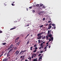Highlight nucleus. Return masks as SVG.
I'll use <instances>...</instances> for the list:
<instances>
[{
	"instance_id": "obj_43",
	"label": "nucleus",
	"mask_w": 61,
	"mask_h": 61,
	"mask_svg": "<svg viewBox=\"0 0 61 61\" xmlns=\"http://www.w3.org/2000/svg\"><path fill=\"white\" fill-rule=\"evenodd\" d=\"M45 18H43V20H45Z\"/></svg>"
},
{
	"instance_id": "obj_23",
	"label": "nucleus",
	"mask_w": 61,
	"mask_h": 61,
	"mask_svg": "<svg viewBox=\"0 0 61 61\" xmlns=\"http://www.w3.org/2000/svg\"><path fill=\"white\" fill-rule=\"evenodd\" d=\"M29 41H28L27 42V45H28V44H29Z\"/></svg>"
},
{
	"instance_id": "obj_16",
	"label": "nucleus",
	"mask_w": 61,
	"mask_h": 61,
	"mask_svg": "<svg viewBox=\"0 0 61 61\" xmlns=\"http://www.w3.org/2000/svg\"><path fill=\"white\" fill-rule=\"evenodd\" d=\"M33 61H37V58H36Z\"/></svg>"
},
{
	"instance_id": "obj_36",
	"label": "nucleus",
	"mask_w": 61,
	"mask_h": 61,
	"mask_svg": "<svg viewBox=\"0 0 61 61\" xmlns=\"http://www.w3.org/2000/svg\"><path fill=\"white\" fill-rule=\"evenodd\" d=\"M7 54V53H6L5 54H4V56H6Z\"/></svg>"
},
{
	"instance_id": "obj_2",
	"label": "nucleus",
	"mask_w": 61,
	"mask_h": 61,
	"mask_svg": "<svg viewBox=\"0 0 61 61\" xmlns=\"http://www.w3.org/2000/svg\"><path fill=\"white\" fill-rule=\"evenodd\" d=\"M27 51L26 50H25L24 51H22V50L19 53V55H20V54H21V53H22V54H23L24 53V52H25V51Z\"/></svg>"
},
{
	"instance_id": "obj_44",
	"label": "nucleus",
	"mask_w": 61,
	"mask_h": 61,
	"mask_svg": "<svg viewBox=\"0 0 61 61\" xmlns=\"http://www.w3.org/2000/svg\"><path fill=\"white\" fill-rule=\"evenodd\" d=\"M38 14L39 15H41V14L40 13H38Z\"/></svg>"
},
{
	"instance_id": "obj_10",
	"label": "nucleus",
	"mask_w": 61,
	"mask_h": 61,
	"mask_svg": "<svg viewBox=\"0 0 61 61\" xmlns=\"http://www.w3.org/2000/svg\"><path fill=\"white\" fill-rule=\"evenodd\" d=\"M15 28H16V27H14V28H13L10 29V30H13V29H15Z\"/></svg>"
},
{
	"instance_id": "obj_62",
	"label": "nucleus",
	"mask_w": 61,
	"mask_h": 61,
	"mask_svg": "<svg viewBox=\"0 0 61 61\" xmlns=\"http://www.w3.org/2000/svg\"><path fill=\"white\" fill-rule=\"evenodd\" d=\"M46 45H48V42H47V43H46Z\"/></svg>"
},
{
	"instance_id": "obj_60",
	"label": "nucleus",
	"mask_w": 61,
	"mask_h": 61,
	"mask_svg": "<svg viewBox=\"0 0 61 61\" xmlns=\"http://www.w3.org/2000/svg\"><path fill=\"white\" fill-rule=\"evenodd\" d=\"M45 41H44L43 42H42V43L43 44V43H45Z\"/></svg>"
},
{
	"instance_id": "obj_32",
	"label": "nucleus",
	"mask_w": 61,
	"mask_h": 61,
	"mask_svg": "<svg viewBox=\"0 0 61 61\" xmlns=\"http://www.w3.org/2000/svg\"><path fill=\"white\" fill-rule=\"evenodd\" d=\"M7 56H9V53H8Z\"/></svg>"
},
{
	"instance_id": "obj_50",
	"label": "nucleus",
	"mask_w": 61,
	"mask_h": 61,
	"mask_svg": "<svg viewBox=\"0 0 61 61\" xmlns=\"http://www.w3.org/2000/svg\"><path fill=\"white\" fill-rule=\"evenodd\" d=\"M46 38H48V36H46Z\"/></svg>"
},
{
	"instance_id": "obj_56",
	"label": "nucleus",
	"mask_w": 61,
	"mask_h": 61,
	"mask_svg": "<svg viewBox=\"0 0 61 61\" xmlns=\"http://www.w3.org/2000/svg\"><path fill=\"white\" fill-rule=\"evenodd\" d=\"M51 25V23L49 25Z\"/></svg>"
},
{
	"instance_id": "obj_13",
	"label": "nucleus",
	"mask_w": 61,
	"mask_h": 61,
	"mask_svg": "<svg viewBox=\"0 0 61 61\" xmlns=\"http://www.w3.org/2000/svg\"><path fill=\"white\" fill-rule=\"evenodd\" d=\"M33 47L31 46V47L30 48V50H31V51H32V50H33Z\"/></svg>"
},
{
	"instance_id": "obj_30",
	"label": "nucleus",
	"mask_w": 61,
	"mask_h": 61,
	"mask_svg": "<svg viewBox=\"0 0 61 61\" xmlns=\"http://www.w3.org/2000/svg\"><path fill=\"white\" fill-rule=\"evenodd\" d=\"M24 59H25V58H22L21 59V60H24Z\"/></svg>"
},
{
	"instance_id": "obj_21",
	"label": "nucleus",
	"mask_w": 61,
	"mask_h": 61,
	"mask_svg": "<svg viewBox=\"0 0 61 61\" xmlns=\"http://www.w3.org/2000/svg\"><path fill=\"white\" fill-rule=\"evenodd\" d=\"M36 52V50H35L33 51L34 53H35V52Z\"/></svg>"
},
{
	"instance_id": "obj_64",
	"label": "nucleus",
	"mask_w": 61,
	"mask_h": 61,
	"mask_svg": "<svg viewBox=\"0 0 61 61\" xmlns=\"http://www.w3.org/2000/svg\"><path fill=\"white\" fill-rule=\"evenodd\" d=\"M25 61H27V60H25Z\"/></svg>"
},
{
	"instance_id": "obj_35",
	"label": "nucleus",
	"mask_w": 61,
	"mask_h": 61,
	"mask_svg": "<svg viewBox=\"0 0 61 61\" xmlns=\"http://www.w3.org/2000/svg\"><path fill=\"white\" fill-rule=\"evenodd\" d=\"M47 48V47H45L44 49H46Z\"/></svg>"
},
{
	"instance_id": "obj_6",
	"label": "nucleus",
	"mask_w": 61,
	"mask_h": 61,
	"mask_svg": "<svg viewBox=\"0 0 61 61\" xmlns=\"http://www.w3.org/2000/svg\"><path fill=\"white\" fill-rule=\"evenodd\" d=\"M42 34H43V33H39L37 34V36H38V37H39V36H40V35H42Z\"/></svg>"
},
{
	"instance_id": "obj_29",
	"label": "nucleus",
	"mask_w": 61,
	"mask_h": 61,
	"mask_svg": "<svg viewBox=\"0 0 61 61\" xmlns=\"http://www.w3.org/2000/svg\"><path fill=\"white\" fill-rule=\"evenodd\" d=\"M42 26H43V25L40 26V28H41V27H42Z\"/></svg>"
},
{
	"instance_id": "obj_25",
	"label": "nucleus",
	"mask_w": 61,
	"mask_h": 61,
	"mask_svg": "<svg viewBox=\"0 0 61 61\" xmlns=\"http://www.w3.org/2000/svg\"><path fill=\"white\" fill-rule=\"evenodd\" d=\"M17 47H16L14 48V49H15V50H16L17 49Z\"/></svg>"
},
{
	"instance_id": "obj_12",
	"label": "nucleus",
	"mask_w": 61,
	"mask_h": 61,
	"mask_svg": "<svg viewBox=\"0 0 61 61\" xmlns=\"http://www.w3.org/2000/svg\"><path fill=\"white\" fill-rule=\"evenodd\" d=\"M28 59H29L30 61H31V57H29L28 58Z\"/></svg>"
},
{
	"instance_id": "obj_48",
	"label": "nucleus",
	"mask_w": 61,
	"mask_h": 61,
	"mask_svg": "<svg viewBox=\"0 0 61 61\" xmlns=\"http://www.w3.org/2000/svg\"><path fill=\"white\" fill-rule=\"evenodd\" d=\"M3 56V54H1L0 56V57H1V56Z\"/></svg>"
},
{
	"instance_id": "obj_28",
	"label": "nucleus",
	"mask_w": 61,
	"mask_h": 61,
	"mask_svg": "<svg viewBox=\"0 0 61 61\" xmlns=\"http://www.w3.org/2000/svg\"><path fill=\"white\" fill-rule=\"evenodd\" d=\"M38 43H40V40H38Z\"/></svg>"
},
{
	"instance_id": "obj_40",
	"label": "nucleus",
	"mask_w": 61,
	"mask_h": 61,
	"mask_svg": "<svg viewBox=\"0 0 61 61\" xmlns=\"http://www.w3.org/2000/svg\"><path fill=\"white\" fill-rule=\"evenodd\" d=\"M43 44L42 43H41V44L40 45V46H42V45H43Z\"/></svg>"
},
{
	"instance_id": "obj_22",
	"label": "nucleus",
	"mask_w": 61,
	"mask_h": 61,
	"mask_svg": "<svg viewBox=\"0 0 61 61\" xmlns=\"http://www.w3.org/2000/svg\"><path fill=\"white\" fill-rule=\"evenodd\" d=\"M51 25L52 26H55V24H51Z\"/></svg>"
},
{
	"instance_id": "obj_14",
	"label": "nucleus",
	"mask_w": 61,
	"mask_h": 61,
	"mask_svg": "<svg viewBox=\"0 0 61 61\" xmlns=\"http://www.w3.org/2000/svg\"><path fill=\"white\" fill-rule=\"evenodd\" d=\"M19 39V37H18L16 38L15 39V40L16 41L17 40H17H18Z\"/></svg>"
},
{
	"instance_id": "obj_24",
	"label": "nucleus",
	"mask_w": 61,
	"mask_h": 61,
	"mask_svg": "<svg viewBox=\"0 0 61 61\" xmlns=\"http://www.w3.org/2000/svg\"><path fill=\"white\" fill-rule=\"evenodd\" d=\"M11 5H12V6H15V4H14L13 3Z\"/></svg>"
},
{
	"instance_id": "obj_7",
	"label": "nucleus",
	"mask_w": 61,
	"mask_h": 61,
	"mask_svg": "<svg viewBox=\"0 0 61 61\" xmlns=\"http://www.w3.org/2000/svg\"><path fill=\"white\" fill-rule=\"evenodd\" d=\"M41 35L40 36H39L37 38L38 39H41Z\"/></svg>"
},
{
	"instance_id": "obj_61",
	"label": "nucleus",
	"mask_w": 61,
	"mask_h": 61,
	"mask_svg": "<svg viewBox=\"0 0 61 61\" xmlns=\"http://www.w3.org/2000/svg\"><path fill=\"white\" fill-rule=\"evenodd\" d=\"M20 58H22V57H23V56H21L20 57Z\"/></svg>"
},
{
	"instance_id": "obj_53",
	"label": "nucleus",
	"mask_w": 61,
	"mask_h": 61,
	"mask_svg": "<svg viewBox=\"0 0 61 61\" xmlns=\"http://www.w3.org/2000/svg\"><path fill=\"white\" fill-rule=\"evenodd\" d=\"M22 58H25V56H23Z\"/></svg>"
},
{
	"instance_id": "obj_18",
	"label": "nucleus",
	"mask_w": 61,
	"mask_h": 61,
	"mask_svg": "<svg viewBox=\"0 0 61 61\" xmlns=\"http://www.w3.org/2000/svg\"><path fill=\"white\" fill-rule=\"evenodd\" d=\"M2 45H5L6 44V43H2Z\"/></svg>"
},
{
	"instance_id": "obj_63",
	"label": "nucleus",
	"mask_w": 61,
	"mask_h": 61,
	"mask_svg": "<svg viewBox=\"0 0 61 61\" xmlns=\"http://www.w3.org/2000/svg\"><path fill=\"white\" fill-rule=\"evenodd\" d=\"M34 55L35 56H36V54H34Z\"/></svg>"
},
{
	"instance_id": "obj_27",
	"label": "nucleus",
	"mask_w": 61,
	"mask_h": 61,
	"mask_svg": "<svg viewBox=\"0 0 61 61\" xmlns=\"http://www.w3.org/2000/svg\"><path fill=\"white\" fill-rule=\"evenodd\" d=\"M39 4H36V6H39Z\"/></svg>"
},
{
	"instance_id": "obj_38",
	"label": "nucleus",
	"mask_w": 61,
	"mask_h": 61,
	"mask_svg": "<svg viewBox=\"0 0 61 61\" xmlns=\"http://www.w3.org/2000/svg\"><path fill=\"white\" fill-rule=\"evenodd\" d=\"M32 12L33 13H35V11L34 10H32Z\"/></svg>"
},
{
	"instance_id": "obj_45",
	"label": "nucleus",
	"mask_w": 61,
	"mask_h": 61,
	"mask_svg": "<svg viewBox=\"0 0 61 61\" xmlns=\"http://www.w3.org/2000/svg\"><path fill=\"white\" fill-rule=\"evenodd\" d=\"M48 25V24H46L45 25H46V26H47V25Z\"/></svg>"
},
{
	"instance_id": "obj_46",
	"label": "nucleus",
	"mask_w": 61,
	"mask_h": 61,
	"mask_svg": "<svg viewBox=\"0 0 61 61\" xmlns=\"http://www.w3.org/2000/svg\"><path fill=\"white\" fill-rule=\"evenodd\" d=\"M43 52L42 51H40V53H43Z\"/></svg>"
},
{
	"instance_id": "obj_49",
	"label": "nucleus",
	"mask_w": 61,
	"mask_h": 61,
	"mask_svg": "<svg viewBox=\"0 0 61 61\" xmlns=\"http://www.w3.org/2000/svg\"><path fill=\"white\" fill-rule=\"evenodd\" d=\"M36 46V44H35L34 45V47H35V46Z\"/></svg>"
},
{
	"instance_id": "obj_11",
	"label": "nucleus",
	"mask_w": 61,
	"mask_h": 61,
	"mask_svg": "<svg viewBox=\"0 0 61 61\" xmlns=\"http://www.w3.org/2000/svg\"><path fill=\"white\" fill-rule=\"evenodd\" d=\"M51 32V30H48V34H50V32Z\"/></svg>"
},
{
	"instance_id": "obj_20",
	"label": "nucleus",
	"mask_w": 61,
	"mask_h": 61,
	"mask_svg": "<svg viewBox=\"0 0 61 61\" xmlns=\"http://www.w3.org/2000/svg\"><path fill=\"white\" fill-rule=\"evenodd\" d=\"M34 55H35V54H34L32 55V56H31L32 58H34Z\"/></svg>"
},
{
	"instance_id": "obj_33",
	"label": "nucleus",
	"mask_w": 61,
	"mask_h": 61,
	"mask_svg": "<svg viewBox=\"0 0 61 61\" xmlns=\"http://www.w3.org/2000/svg\"><path fill=\"white\" fill-rule=\"evenodd\" d=\"M35 50H36L37 49H38V48H37V47L35 48Z\"/></svg>"
},
{
	"instance_id": "obj_26",
	"label": "nucleus",
	"mask_w": 61,
	"mask_h": 61,
	"mask_svg": "<svg viewBox=\"0 0 61 61\" xmlns=\"http://www.w3.org/2000/svg\"><path fill=\"white\" fill-rule=\"evenodd\" d=\"M43 4H41L40 5V6H41V7H42V6H43Z\"/></svg>"
},
{
	"instance_id": "obj_4",
	"label": "nucleus",
	"mask_w": 61,
	"mask_h": 61,
	"mask_svg": "<svg viewBox=\"0 0 61 61\" xmlns=\"http://www.w3.org/2000/svg\"><path fill=\"white\" fill-rule=\"evenodd\" d=\"M13 46V44H11L10 45V48H9V49H11V48H12L13 47V46Z\"/></svg>"
},
{
	"instance_id": "obj_31",
	"label": "nucleus",
	"mask_w": 61,
	"mask_h": 61,
	"mask_svg": "<svg viewBox=\"0 0 61 61\" xmlns=\"http://www.w3.org/2000/svg\"><path fill=\"white\" fill-rule=\"evenodd\" d=\"M51 20H50L48 22L49 23H50L51 22Z\"/></svg>"
},
{
	"instance_id": "obj_55",
	"label": "nucleus",
	"mask_w": 61,
	"mask_h": 61,
	"mask_svg": "<svg viewBox=\"0 0 61 61\" xmlns=\"http://www.w3.org/2000/svg\"><path fill=\"white\" fill-rule=\"evenodd\" d=\"M45 37H46V36H44L43 38L45 39Z\"/></svg>"
},
{
	"instance_id": "obj_57",
	"label": "nucleus",
	"mask_w": 61,
	"mask_h": 61,
	"mask_svg": "<svg viewBox=\"0 0 61 61\" xmlns=\"http://www.w3.org/2000/svg\"><path fill=\"white\" fill-rule=\"evenodd\" d=\"M50 47H51V46H49V48H50Z\"/></svg>"
},
{
	"instance_id": "obj_3",
	"label": "nucleus",
	"mask_w": 61,
	"mask_h": 61,
	"mask_svg": "<svg viewBox=\"0 0 61 61\" xmlns=\"http://www.w3.org/2000/svg\"><path fill=\"white\" fill-rule=\"evenodd\" d=\"M49 40L48 42H50V41H51V40H52V41H53V37H51V39H49Z\"/></svg>"
},
{
	"instance_id": "obj_37",
	"label": "nucleus",
	"mask_w": 61,
	"mask_h": 61,
	"mask_svg": "<svg viewBox=\"0 0 61 61\" xmlns=\"http://www.w3.org/2000/svg\"><path fill=\"white\" fill-rule=\"evenodd\" d=\"M54 28H54V29H56V26H54Z\"/></svg>"
},
{
	"instance_id": "obj_15",
	"label": "nucleus",
	"mask_w": 61,
	"mask_h": 61,
	"mask_svg": "<svg viewBox=\"0 0 61 61\" xmlns=\"http://www.w3.org/2000/svg\"><path fill=\"white\" fill-rule=\"evenodd\" d=\"M29 36V34H28L26 36V37L25 38V39L26 38H27V37L28 36Z\"/></svg>"
},
{
	"instance_id": "obj_8",
	"label": "nucleus",
	"mask_w": 61,
	"mask_h": 61,
	"mask_svg": "<svg viewBox=\"0 0 61 61\" xmlns=\"http://www.w3.org/2000/svg\"><path fill=\"white\" fill-rule=\"evenodd\" d=\"M52 27V26H51V25H50L49 27H48V29H51V27Z\"/></svg>"
},
{
	"instance_id": "obj_39",
	"label": "nucleus",
	"mask_w": 61,
	"mask_h": 61,
	"mask_svg": "<svg viewBox=\"0 0 61 61\" xmlns=\"http://www.w3.org/2000/svg\"><path fill=\"white\" fill-rule=\"evenodd\" d=\"M42 8L44 9V8H45V7H44V6H43L42 7Z\"/></svg>"
},
{
	"instance_id": "obj_34",
	"label": "nucleus",
	"mask_w": 61,
	"mask_h": 61,
	"mask_svg": "<svg viewBox=\"0 0 61 61\" xmlns=\"http://www.w3.org/2000/svg\"><path fill=\"white\" fill-rule=\"evenodd\" d=\"M3 31L1 30H0V33H2Z\"/></svg>"
},
{
	"instance_id": "obj_51",
	"label": "nucleus",
	"mask_w": 61,
	"mask_h": 61,
	"mask_svg": "<svg viewBox=\"0 0 61 61\" xmlns=\"http://www.w3.org/2000/svg\"><path fill=\"white\" fill-rule=\"evenodd\" d=\"M29 24H28L26 26H29Z\"/></svg>"
},
{
	"instance_id": "obj_47",
	"label": "nucleus",
	"mask_w": 61,
	"mask_h": 61,
	"mask_svg": "<svg viewBox=\"0 0 61 61\" xmlns=\"http://www.w3.org/2000/svg\"><path fill=\"white\" fill-rule=\"evenodd\" d=\"M41 54H40L39 55H38V56H41Z\"/></svg>"
},
{
	"instance_id": "obj_52",
	"label": "nucleus",
	"mask_w": 61,
	"mask_h": 61,
	"mask_svg": "<svg viewBox=\"0 0 61 61\" xmlns=\"http://www.w3.org/2000/svg\"><path fill=\"white\" fill-rule=\"evenodd\" d=\"M41 47H40L39 48V49H41Z\"/></svg>"
},
{
	"instance_id": "obj_9",
	"label": "nucleus",
	"mask_w": 61,
	"mask_h": 61,
	"mask_svg": "<svg viewBox=\"0 0 61 61\" xmlns=\"http://www.w3.org/2000/svg\"><path fill=\"white\" fill-rule=\"evenodd\" d=\"M13 49H11L8 52V53H10L11 52H12V51H13Z\"/></svg>"
},
{
	"instance_id": "obj_5",
	"label": "nucleus",
	"mask_w": 61,
	"mask_h": 61,
	"mask_svg": "<svg viewBox=\"0 0 61 61\" xmlns=\"http://www.w3.org/2000/svg\"><path fill=\"white\" fill-rule=\"evenodd\" d=\"M52 36V34H49L48 35V37H50V38H51V36Z\"/></svg>"
},
{
	"instance_id": "obj_41",
	"label": "nucleus",
	"mask_w": 61,
	"mask_h": 61,
	"mask_svg": "<svg viewBox=\"0 0 61 61\" xmlns=\"http://www.w3.org/2000/svg\"><path fill=\"white\" fill-rule=\"evenodd\" d=\"M42 57H40L39 58V59H42Z\"/></svg>"
},
{
	"instance_id": "obj_17",
	"label": "nucleus",
	"mask_w": 61,
	"mask_h": 61,
	"mask_svg": "<svg viewBox=\"0 0 61 61\" xmlns=\"http://www.w3.org/2000/svg\"><path fill=\"white\" fill-rule=\"evenodd\" d=\"M3 60L4 61H7V60L6 59H5Z\"/></svg>"
},
{
	"instance_id": "obj_54",
	"label": "nucleus",
	"mask_w": 61,
	"mask_h": 61,
	"mask_svg": "<svg viewBox=\"0 0 61 61\" xmlns=\"http://www.w3.org/2000/svg\"><path fill=\"white\" fill-rule=\"evenodd\" d=\"M29 8L30 9H31V8H32V7H29Z\"/></svg>"
},
{
	"instance_id": "obj_42",
	"label": "nucleus",
	"mask_w": 61,
	"mask_h": 61,
	"mask_svg": "<svg viewBox=\"0 0 61 61\" xmlns=\"http://www.w3.org/2000/svg\"><path fill=\"white\" fill-rule=\"evenodd\" d=\"M41 55L42 56H41V57H42V56H43V55L42 54Z\"/></svg>"
},
{
	"instance_id": "obj_1",
	"label": "nucleus",
	"mask_w": 61,
	"mask_h": 61,
	"mask_svg": "<svg viewBox=\"0 0 61 61\" xmlns=\"http://www.w3.org/2000/svg\"><path fill=\"white\" fill-rule=\"evenodd\" d=\"M19 51H18V50H17L14 53V55H15L16 56H17L18 55V54L19 53Z\"/></svg>"
},
{
	"instance_id": "obj_58",
	"label": "nucleus",
	"mask_w": 61,
	"mask_h": 61,
	"mask_svg": "<svg viewBox=\"0 0 61 61\" xmlns=\"http://www.w3.org/2000/svg\"><path fill=\"white\" fill-rule=\"evenodd\" d=\"M46 39L47 40H48V38H46Z\"/></svg>"
},
{
	"instance_id": "obj_59",
	"label": "nucleus",
	"mask_w": 61,
	"mask_h": 61,
	"mask_svg": "<svg viewBox=\"0 0 61 61\" xmlns=\"http://www.w3.org/2000/svg\"><path fill=\"white\" fill-rule=\"evenodd\" d=\"M41 48H43V46H41Z\"/></svg>"
},
{
	"instance_id": "obj_19",
	"label": "nucleus",
	"mask_w": 61,
	"mask_h": 61,
	"mask_svg": "<svg viewBox=\"0 0 61 61\" xmlns=\"http://www.w3.org/2000/svg\"><path fill=\"white\" fill-rule=\"evenodd\" d=\"M20 41H19L18 42V43H17V45H19V44H20Z\"/></svg>"
}]
</instances>
